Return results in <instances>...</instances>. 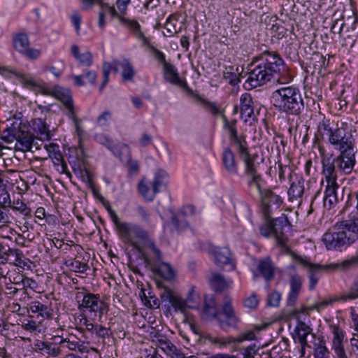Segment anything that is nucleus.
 I'll return each mask as SVG.
<instances>
[{
  "instance_id": "1",
  "label": "nucleus",
  "mask_w": 358,
  "mask_h": 358,
  "mask_svg": "<svg viewBox=\"0 0 358 358\" xmlns=\"http://www.w3.org/2000/svg\"><path fill=\"white\" fill-rule=\"evenodd\" d=\"M261 60V63L250 73L244 84L246 88H256L274 78H277L279 81L282 79V82L291 80L290 76H287L288 69L278 55L264 52Z\"/></svg>"
},
{
  "instance_id": "2",
  "label": "nucleus",
  "mask_w": 358,
  "mask_h": 358,
  "mask_svg": "<svg viewBox=\"0 0 358 358\" xmlns=\"http://www.w3.org/2000/svg\"><path fill=\"white\" fill-rule=\"evenodd\" d=\"M224 126L229 131L231 140L236 147L239 157L244 163V175L247 180V185L250 189H255L262 194L261 176L257 172L254 164V159L250 155L247 143L244 138L237 136L235 129V122H229L225 117H223Z\"/></svg>"
},
{
  "instance_id": "3",
  "label": "nucleus",
  "mask_w": 358,
  "mask_h": 358,
  "mask_svg": "<svg viewBox=\"0 0 358 358\" xmlns=\"http://www.w3.org/2000/svg\"><path fill=\"white\" fill-rule=\"evenodd\" d=\"M358 239V217L336 223L334 231L323 235L322 241L328 250H342Z\"/></svg>"
},
{
  "instance_id": "4",
  "label": "nucleus",
  "mask_w": 358,
  "mask_h": 358,
  "mask_svg": "<svg viewBox=\"0 0 358 358\" xmlns=\"http://www.w3.org/2000/svg\"><path fill=\"white\" fill-rule=\"evenodd\" d=\"M271 102L279 111L297 115L303 109V100L300 90L294 86H283L273 92Z\"/></svg>"
},
{
  "instance_id": "5",
  "label": "nucleus",
  "mask_w": 358,
  "mask_h": 358,
  "mask_svg": "<svg viewBox=\"0 0 358 358\" xmlns=\"http://www.w3.org/2000/svg\"><path fill=\"white\" fill-rule=\"evenodd\" d=\"M293 259L296 264H301L306 267L309 271V287L313 289L315 287L317 282L321 277L322 271H338L350 268L358 265V253L348 259L338 263H330L325 265L313 264L306 258L293 255Z\"/></svg>"
},
{
  "instance_id": "6",
  "label": "nucleus",
  "mask_w": 358,
  "mask_h": 358,
  "mask_svg": "<svg viewBox=\"0 0 358 358\" xmlns=\"http://www.w3.org/2000/svg\"><path fill=\"white\" fill-rule=\"evenodd\" d=\"M1 138L7 143L16 141L27 150L32 148L34 141V134L30 132L27 124L16 117L7 120Z\"/></svg>"
},
{
  "instance_id": "7",
  "label": "nucleus",
  "mask_w": 358,
  "mask_h": 358,
  "mask_svg": "<svg viewBox=\"0 0 358 358\" xmlns=\"http://www.w3.org/2000/svg\"><path fill=\"white\" fill-rule=\"evenodd\" d=\"M317 130L321 137L327 139L335 150L340 152L353 150L355 142L352 136L347 134L342 127L332 129L329 120L321 121L318 124Z\"/></svg>"
},
{
  "instance_id": "8",
  "label": "nucleus",
  "mask_w": 358,
  "mask_h": 358,
  "mask_svg": "<svg viewBox=\"0 0 358 358\" xmlns=\"http://www.w3.org/2000/svg\"><path fill=\"white\" fill-rule=\"evenodd\" d=\"M100 6L105 13H109L112 18L117 17L120 24L130 31L140 42L143 45H148V40L141 31V27L137 20L125 17L123 16L124 14L117 11L114 6H110L106 3L101 2Z\"/></svg>"
},
{
  "instance_id": "9",
  "label": "nucleus",
  "mask_w": 358,
  "mask_h": 358,
  "mask_svg": "<svg viewBox=\"0 0 358 358\" xmlns=\"http://www.w3.org/2000/svg\"><path fill=\"white\" fill-rule=\"evenodd\" d=\"M78 309L82 312H89L91 315L102 317L104 312L108 310L107 304L101 299L100 296L93 293H78L76 296Z\"/></svg>"
},
{
  "instance_id": "10",
  "label": "nucleus",
  "mask_w": 358,
  "mask_h": 358,
  "mask_svg": "<svg viewBox=\"0 0 358 358\" xmlns=\"http://www.w3.org/2000/svg\"><path fill=\"white\" fill-rule=\"evenodd\" d=\"M45 93L61 101L67 110L68 115L72 119L78 134L80 136L82 131L79 126V121L76 117L72 94L70 90L56 85L47 88Z\"/></svg>"
},
{
  "instance_id": "11",
  "label": "nucleus",
  "mask_w": 358,
  "mask_h": 358,
  "mask_svg": "<svg viewBox=\"0 0 358 358\" xmlns=\"http://www.w3.org/2000/svg\"><path fill=\"white\" fill-rule=\"evenodd\" d=\"M111 217L120 236L125 241L134 244L135 238L146 237V233L138 226L120 221L115 213H112Z\"/></svg>"
},
{
  "instance_id": "12",
  "label": "nucleus",
  "mask_w": 358,
  "mask_h": 358,
  "mask_svg": "<svg viewBox=\"0 0 358 358\" xmlns=\"http://www.w3.org/2000/svg\"><path fill=\"white\" fill-rule=\"evenodd\" d=\"M151 52L153 56L163 64L165 79L172 84L182 87L185 83L180 78L177 69L173 65L166 62L165 55L162 52L156 50L153 46L151 47Z\"/></svg>"
},
{
  "instance_id": "13",
  "label": "nucleus",
  "mask_w": 358,
  "mask_h": 358,
  "mask_svg": "<svg viewBox=\"0 0 358 358\" xmlns=\"http://www.w3.org/2000/svg\"><path fill=\"white\" fill-rule=\"evenodd\" d=\"M209 253L219 267L228 271L234 269V265L231 260V254L228 248L210 246Z\"/></svg>"
},
{
  "instance_id": "14",
  "label": "nucleus",
  "mask_w": 358,
  "mask_h": 358,
  "mask_svg": "<svg viewBox=\"0 0 358 358\" xmlns=\"http://www.w3.org/2000/svg\"><path fill=\"white\" fill-rule=\"evenodd\" d=\"M340 155L334 159L337 169L343 174H350L355 165V156L353 150L340 152Z\"/></svg>"
},
{
  "instance_id": "15",
  "label": "nucleus",
  "mask_w": 358,
  "mask_h": 358,
  "mask_svg": "<svg viewBox=\"0 0 358 358\" xmlns=\"http://www.w3.org/2000/svg\"><path fill=\"white\" fill-rule=\"evenodd\" d=\"M332 350L338 358H348L344 350V342L346 340L345 331L338 326L332 327Z\"/></svg>"
},
{
  "instance_id": "16",
  "label": "nucleus",
  "mask_w": 358,
  "mask_h": 358,
  "mask_svg": "<svg viewBox=\"0 0 358 358\" xmlns=\"http://www.w3.org/2000/svg\"><path fill=\"white\" fill-rule=\"evenodd\" d=\"M289 229L290 226L285 216L278 217L273 222V236L280 244H283L287 239Z\"/></svg>"
},
{
  "instance_id": "17",
  "label": "nucleus",
  "mask_w": 358,
  "mask_h": 358,
  "mask_svg": "<svg viewBox=\"0 0 358 358\" xmlns=\"http://www.w3.org/2000/svg\"><path fill=\"white\" fill-rule=\"evenodd\" d=\"M162 296L163 299H164V300H167L169 301L170 304V310L172 309L175 312H180L183 315L186 314L187 310L189 308L185 304V299H183L181 296L175 294L170 289H166Z\"/></svg>"
},
{
  "instance_id": "18",
  "label": "nucleus",
  "mask_w": 358,
  "mask_h": 358,
  "mask_svg": "<svg viewBox=\"0 0 358 358\" xmlns=\"http://www.w3.org/2000/svg\"><path fill=\"white\" fill-rule=\"evenodd\" d=\"M115 70L120 73L122 80L125 82L132 81L136 75L133 65L125 58L115 61Z\"/></svg>"
},
{
  "instance_id": "19",
  "label": "nucleus",
  "mask_w": 358,
  "mask_h": 358,
  "mask_svg": "<svg viewBox=\"0 0 358 358\" xmlns=\"http://www.w3.org/2000/svg\"><path fill=\"white\" fill-rule=\"evenodd\" d=\"M10 206V196L5 188H0V224L12 223L11 215L5 208Z\"/></svg>"
},
{
  "instance_id": "20",
  "label": "nucleus",
  "mask_w": 358,
  "mask_h": 358,
  "mask_svg": "<svg viewBox=\"0 0 358 358\" xmlns=\"http://www.w3.org/2000/svg\"><path fill=\"white\" fill-rule=\"evenodd\" d=\"M69 78L73 82L75 86L80 87L87 85V83L94 84L96 79V73L93 71H87L83 74L78 75L73 71L69 76Z\"/></svg>"
},
{
  "instance_id": "21",
  "label": "nucleus",
  "mask_w": 358,
  "mask_h": 358,
  "mask_svg": "<svg viewBox=\"0 0 358 358\" xmlns=\"http://www.w3.org/2000/svg\"><path fill=\"white\" fill-rule=\"evenodd\" d=\"M194 214V207L192 205H187L182 207L178 217H173V224L176 229L182 230L187 227V219Z\"/></svg>"
},
{
  "instance_id": "22",
  "label": "nucleus",
  "mask_w": 358,
  "mask_h": 358,
  "mask_svg": "<svg viewBox=\"0 0 358 358\" xmlns=\"http://www.w3.org/2000/svg\"><path fill=\"white\" fill-rule=\"evenodd\" d=\"M222 313L229 325L235 326L238 322V316L233 307L232 300L229 296L224 297L222 306Z\"/></svg>"
},
{
  "instance_id": "23",
  "label": "nucleus",
  "mask_w": 358,
  "mask_h": 358,
  "mask_svg": "<svg viewBox=\"0 0 358 358\" xmlns=\"http://www.w3.org/2000/svg\"><path fill=\"white\" fill-rule=\"evenodd\" d=\"M97 141L101 143L106 144L107 147L113 151L114 155L120 158L128 157L130 155L129 148L127 145L124 143H119L114 148L110 146L108 139L103 135H99L96 136Z\"/></svg>"
},
{
  "instance_id": "24",
  "label": "nucleus",
  "mask_w": 358,
  "mask_h": 358,
  "mask_svg": "<svg viewBox=\"0 0 358 358\" xmlns=\"http://www.w3.org/2000/svg\"><path fill=\"white\" fill-rule=\"evenodd\" d=\"M262 202L266 208V213L269 215L273 210L280 208L282 203V199L279 195L271 191H268L266 192Z\"/></svg>"
},
{
  "instance_id": "25",
  "label": "nucleus",
  "mask_w": 358,
  "mask_h": 358,
  "mask_svg": "<svg viewBox=\"0 0 358 358\" xmlns=\"http://www.w3.org/2000/svg\"><path fill=\"white\" fill-rule=\"evenodd\" d=\"M351 323L350 327L353 330L350 338V345L353 352L358 355V314L353 308L350 310Z\"/></svg>"
},
{
  "instance_id": "26",
  "label": "nucleus",
  "mask_w": 358,
  "mask_h": 358,
  "mask_svg": "<svg viewBox=\"0 0 358 358\" xmlns=\"http://www.w3.org/2000/svg\"><path fill=\"white\" fill-rule=\"evenodd\" d=\"M240 107L241 117L246 122L248 118L251 117L254 113L252 100L250 94L244 93L241 96Z\"/></svg>"
},
{
  "instance_id": "27",
  "label": "nucleus",
  "mask_w": 358,
  "mask_h": 358,
  "mask_svg": "<svg viewBox=\"0 0 358 358\" xmlns=\"http://www.w3.org/2000/svg\"><path fill=\"white\" fill-rule=\"evenodd\" d=\"M180 17V14L174 13L169 15V17L166 19L164 26L166 32H163L165 36H173L180 30L181 26L180 24V23L179 22Z\"/></svg>"
},
{
  "instance_id": "28",
  "label": "nucleus",
  "mask_w": 358,
  "mask_h": 358,
  "mask_svg": "<svg viewBox=\"0 0 358 358\" xmlns=\"http://www.w3.org/2000/svg\"><path fill=\"white\" fill-rule=\"evenodd\" d=\"M222 162L228 173L231 174H238V164L235 161L234 152L229 148H227L224 150L222 153Z\"/></svg>"
},
{
  "instance_id": "29",
  "label": "nucleus",
  "mask_w": 358,
  "mask_h": 358,
  "mask_svg": "<svg viewBox=\"0 0 358 358\" xmlns=\"http://www.w3.org/2000/svg\"><path fill=\"white\" fill-rule=\"evenodd\" d=\"M32 130L42 140H48L50 138V132L46 123L41 118L34 119L30 124Z\"/></svg>"
},
{
  "instance_id": "30",
  "label": "nucleus",
  "mask_w": 358,
  "mask_h": 358,
  "mask_svg": "<svg viewBox=\"0 0 358 358\" xmlns=\"http://www.w3.org/2000/svg\"><path fill=\"white\" fill-rule=\"evenodd\" d=\"M338 188V185L337 182H332V184L327 183L324 197V203L325 206L329 205V207L331 208L337 203L338 199L336 191Z\"/></svg>"
},
{
  "instance_id": "31",
  "label": "nucleus",
  "mask_w": 358,
  "mask_h": 358,
  "mask_svg": "<svg viewBox=\"0 0 358 358\" xmlns=\"http://www.w3.org/2000/svg\"><path fill=\"white\" fill-rule=\"evenodd\" d=\"M168 182L169 177L167 173L163 170H159L155 173L151 185L155 192H159L166 189Z\"/></svg>"
},
{
  "instance_id": "32",
  "label": "nucleus",
  "mask_w": 358,
  "mask_h": 358,
  "mask_svg": "<svg viewBox=\"0 0 358 358\" xmlns=\"http://www.w3.org/2000/svg\"><path fill=\"white\" fill-rule=\"evenodd\" d=\"M210 282L215 290L222 291L231 287L233 280L231 279H225L222 275L215 273L211 276Z\"/></svg>"
},
{
  "instance_id": "33",
  "label": "nucleus",
  "mask_w": 358,
  "mask_h": 358,
  "mask_svg": "<svg viewBox=\"0 0 358 358\" xmlns=\"http://www.w3.org/2000/svg\"><path fill=\"white\" fill-rule=\"evenodd\" d=\"M302 285L301 278L299 275H294L290 280V291L288 295L289 303H294L300 292Z\"/></svg>"
},
{
  "instance_id": "34",
  "label": "nucleus",
  "mask_w": 358,
  "mask_h": 358,
  "mask_svg": "<svg viewBox=\"0 0 358 358\" xmlns=\"http://www.w3.org/2000/svg\"><path fill=\"white\" fill-rule=\"evenodd\" d=\"M30 310L33 313L38 314L43 319H49L52 315V310L50 306L44 305L38 301H32L29 306Z\"/></svg>"
},
{
  "instance_id": "35",
  "label": "nucleus",
  "mask_w": 358,
  "mask_h": 358,
  "mask_svg": "<svg viewBox=\"0 0 358 358\" xmlns=\"http://www.w3.org/2000/svg\"><path fill=\"white\" fill-rule=\"evenodd\" d=\"M186 305L189 309L198 308L201 303V297L196 288L194 286L191 287L188 290L187 296L185 299Z\"/></svg>"
},
{
  "instance_id": "36",
  "label": "nucleus",
  "mask_w": 358,
  "mask_h": 358,
  "mask_svg": "<svg viewBox=\"0 0 358 358\" xmlns=\"http://www.w3.org/2000/svg\"><path fill=\"white\" fill-rule=\"evenodd\" d=\"M217 315L216 302L214 297L206 298L203 317L207 320H213L217 317Z\"/></svg>"
},
{
  "instance_id": "37",
  "label": "nucleus",
  "mask_w": 358,
  "mask_h": 358,
  "mask_svg": "<svg viewBox=\"0 0 358 358\" xmlns=\"http://www.w3.org/2000/svg\"><path fill=\"white\" fill-rule=\"evenodd\" d=\"M258 270L267 281L273 278L274 268L269 259L260 260L258 264Z\"/></svg>"
},
{
  "instance_id": "38",
  "label": "nucleus",
  "mask_w": 358,
  "mask_h": 358,
  "mask_svg": "<svg viewBox=\"0 0 358 358\" xmlns=\"http://www.w3.org/2000/svg\"><path fill=\"white\" fill-rule=\"evenodd\" d=\"M45 149L48 153V156L53 160L55 165H59L62 162V155L59 150V146L57 143H49L44 145Z\"/></svg>"
},
{
  "instance_id": "39",
  "label": "nucleus",
  "mask_w": 358,
  "mask_h": 358,
  "mask_svg": "<svg viewBox=\"0 0 358 358\" xmlns=\"http://www.w3.org/2000/svg\"><path fill=\"white\" fill-rule=\"evenodd\" d=\"M72 52L75 58L82 65L90 66L92 64V55L90 52L82 51L78 46H73Z\"/></svg>"
},
{
  "instance_id": "40",
  "label": "nucleus",
  "mask_w": 358,
  "mask_h": 358,
  "mask_svg": "<svg viewBox=\"0 0 358 358\" xmlns=\"http://www.w3.org/2000/svg\"><path fill=\"white\" fill-rule=\"evenodd\" d=\"M335 166L333 162H323L322 175L326 183L336 182L337 176L335 171Z\"/></svg>"
},
{
  "instance_id": "41",
  "label": "nucleus",
  "mask_w": 358,
  "mask_h": 358,
  "mask_svg": "<svg viewBox=\"0 0 358 358\" xmlns=\"http://www.w3.org/2000/svg\"><path fill=\"white\" fill-rule=\"evenodd\" d=\"M303 182L299 180L297 182H292L287 192L289 200L290 201H294V200H297L301 198L303 194Z\"/></svg>"
},
{
  "instance_id": "42",
  "label": "nucleus",
  "mask_w": 358,
  "mask_h": 358,
  "mask_svg": "<svg viewBox=\"0 0 358 358\" xmlns=\"http://www.w3.org/2000/svg\"><path fill=\"white\" fill-rule=\"evenodd\" d=\"M15 50L20 53L23 57L28 59H37L41 51L34 48V46H15Z\"/></svg>"
},
{
  "instance_id": "43",
  "label": "nucleus",
  "mask_w": 358,
  "mask_h": 358,
  "mask_svg": "<svg viewBox=\"0 0 358 358\" xmlns=\"http://www.w3.org/2000/svg\"><path fill=\"white\" fill-rule=\"evenodd\" d=\"M151 183L143 180L138 185V189L144 199L147 201H152L155 198V195L157 192H155L154 188H150Z\"/></svg>"
},
{
  "instance_id": "44",
  "label": "nucleus",
  "mask_w": 358,
  "mask_h": 358,
  "mask_svg": "<svg viewBox=\"0 0 358 358\" xmlns=\"http://www.w3.org/2000/svg\"><path fill=\"white\" fill-rule=\"evenodd\" d=\"M8 208H11L13 210L19 212L24 217H29L31 215V208L28 207L24 202L19 199L14 200L13 203L10 201V206H8Z\"/></svg>"
},
{
  "instance_id": "45",
  "label": "nucleus",
  "mask_w": 358,
  "mask_h": 358,
  "mask_svg": "<svg viewBox=\"0 0 358 358\" xmlns=\"http://www.w3.org/2000/svg\"><path fill=\"white\" fill-rule=\"evenodd\" d=\"M9 256H13L15 259L13 264L22 269H24L26 266L28 267L27 263L25 259H23L22 252L18 249L8 248Z\"/></svg>"
},
{
  "instance_id": "46",
  "label": "nucleus",
  "mask_w": 358,
  "mask_h": 358,
  "mask_svg": "<svg viewBox=\"0 0 358 358\" xmlns=\"http://www.w3.org/2000/svg\"><path fill=\"white\" fill-rule=\"evenodd\" d=\"M159 274L164 279L171 280L175 278V271L170 264L162 262L158 266Z\"/></svg>"
},
{
  "instance_id": "47",
  "label": "nucleus",
  "mask_w": 358,
  "mask_h": 358,
  "mask_svg": "<svg viewBox=\"0 0 358 358\" xmlns=\"http://www.w3.org/2000/svg\"><path fill=\"white\" fill-rule=\"evenodd\" d=\"M22 327L31 333H41V322H36V321L29 318H24L21 321Z\"/></svg>"
},
{
  "instance_id": "48",
  "label": "nucleus",
  "mask_w": 358,
  "mask_h": 358,
  "mask_svg": "<svg viewBox=\"0 0 358 358\" xmlns=\"http://www.w3.org/2000/svg\"><path fill=\"white\" fill-rule=\"evenodd\" d=\"M59 343L62 347L66 348L70 350L81 351L80 348L82 345H80L79 340L76 337L71 336L66 338L62 339Z\"/></svg>"
},
{
  "instance_id": "49",
  "label": "nucleus",
  "mask_w": 358,
  "mask_h": 358,
  "mask_svg": "<svg viewBox=\"0 0 358 358\" xmlns=\"http://www.w3.org/2000/svg\"><path fill=\"white\" fill-rule=\"evenodd\" d=\"M158 346L167 355L174 356L178 354L176 347L166 339L159 340Z\"/></svg>"
},
{
  "instance_id": "50",
  "label": "nucleus",
  "mask_w": 358,
  "mask_h": 358,
  "mask_svg": "<svg viewBox=\"0 0 358 358\" xmlns=\"http://www.w3.org/2000/svg\"><path fill=\"white\" fill-rule=\"evenodd\" d=\"M13 73L20 78V81L27 87L36 88L39 87L38 82L34 77L26 74L16 73L15 71H13Z\"/></svg>"
},
{
  "instance_id": "51",
  "label": "nucleus",
  "mask_w": 358,
  "mask_h": 358,
  "mask_svg": "<svg viewBox=\"0 0 358 358\" xmlns=\"http://www.w3.org/2000/svg\"><path fill=\"white\" fill-rule=\"evenodd\" d=\"M299 335V341L301 345L302 356L304 355L305 346L306 345V337L310 332L309 327L303 323L300 324L297 327Z\"/></svg>"
},
{
  "instance_id": "52",
  "label": "nucleus",
  "mask_w": 358,
  "mask_h": 358,
  "mask_svg": "<svg viewBox=\"0 0 358 358\" xmlns=\"http://www.w3.org/2000/svg\"><path fill=\"white\" fill-rule=\"evenodd\" d=\"M74 173L83 182L90 185L92 183V175L85 168L78 167L73 169Z\"/></svg>"
},
{
  "instance_id": "53",
  "label": "nucleus",
  "mask_w": 358,
  "mask_h": 358,
  "mask_svg": "<svg viewBox=\"0 0 358 358\" xmlns=\"http://www.w3.org/2000/svg\"><path fill=\"white\" fill-rule=\"evenodd\" d=\"M10 224H0V238L13 241V236L15 235V231L10 227Z\"/></svg>"
},
{
  "instance_id": "54",
  "label": "nucleus",
  "mask_w": 358,
  "mask_h": 358,
  "mask_svg": "<svg viewBox=\"0 0 358 358\" xmlns=\"http://www.w3.org/2000/svg\"><path fill=\"white\" fill-rule=\"evenodd\" d=\"M358 298V277L356 278L352 285L348 294L342 297L343 301L353 300Z\"/></svg>"
},
{
  "instance_id": "55",
  "label": "nucleus",
  "mask_w": 358,
  "mask_h": 358,
  "mask_svg": "<svg viewBox=\"0 0 358 358\" xmlns=\"http://www.w3.org/2000/svg\"><path fill=\"white\" fill-rule=\"evenodd\" d=\"M38 287V283L33 279L25 277L24 282H22V285L21 287H19L20 290H24V294H27L29 289L35 291Z\"/></svg>"
},
{
  "instance_id": "56",
  "label": "nucleus",
  "mask_w": 358,
  "mask_h": 358,
  "mask_svg": "<svg viewBox=\"0 0 358 358\" xmlns=\"http://www.w3.org/2000/svg\"><path fill=\"white\" fill-rule=\"evenodd\" d=\"M77 324L80 329H85L90 333H91L94 327V324H93L85 315H81V317L78 318Z\"/></svg>"
},
{
  "instance_id": "57",
  "label": "nucleus",
  "mask_w": 358,
  "mask_h": 358,
  "mask_svg": "<svg viewBox=\"0 0 358 358\" xmlns=\"http://www.w3.org/2000/svg\"><path fill=\"white\" fill-rule=\"evenodd\" d=\"M115 69V62L113 64H111L108 62H105L103 66V80L100 87V89L102 90L106 85L108 83V77L111 71Z\"/></svg>"
},
{
  "instance_id": "58",
  "label": "nucleus",
  "mask_w": 358,
  "mask_h": 358,
  "mask_svg": "<svg viewBox=\"0 0 358 358\" xmlns=\"http://www.w3.org/2000/svg\"><path fill=\"white\" fill-rule=\"evenodd\" d=\"M110 329L101 324H94L92 334L96 335L97 337L104 338L109 335Z\"/></svg>"
},
{
  "instance_id": "59",
  "label": "nucleus",
  "mask_w": 358,
  "mask_h": 358,
  "mask_svg": "<svg viewBox=\"0 0 358 358\" xmlns=\"http://www.w3.org/2000/svg\"><path fill=\"white\" fill-rule=\"evenodd\" d=\"M71 22L75 27V29L77 33L80 31V24L82 22V16L78 10H73L70 17Z\"/></svg>"
},
{
  "instance_id": "60",
  "label": "nucleus",
  "mask_w": 358,
  "mask_h": 358,
  "mask_svg": "<svg viewBox=\"0 0 358 358\" xmlns=\"http://www.w3.org/2000/svg\"><path fill=\"white\" fill-rule=\"evenodd\" d=\"M259 331V328H255L252 330H249L241 334L238 338V342L241 343L245 341H252L255 338L256 331Z\"/></svg>"
},
{
  "instance_id": "61",
  "label": "nucleus",
  "mask_w": 358,
  "mask_h": 358,
  "mask_svg": "<svg viewBox=\"0 0 358 358\" xmlns=\"http://www.w3.org/2000/svg\"><path fill=\"white\" fill-rule=\"evenodd\" d=\"M14 285L12 282L6 281L3 282V292L5 289V294L13 296L20 290L19 287H13Z\"/></svg>"
},
{
  "instance_id": "62",
  "label": "nucleus",
  "mask_w": 358,
  "mask_h": 358,
  "mask_svg": "<svg viewBox=\"0 0 358 358\" xmlns=\"http://www.w3.org/2000/svg\"><path fill=\"white\" fill-rule=\"evenodd\" d=\"M259 231L261 234L265 237L273 236V222L262 224L259 228Z\"/></svg>"
},
{
  "instance_id": "63",
  "label": "nucleus",
  "mask_w": 358,
  "mask_h": 358,
  "mask_svg": "<svg viewBox=\"0 0 358 358\" xmlns=\"http://www.w3.org/2000/svg\"><path fill=\"white\" fill-rule=\"evenodd\" d=\"M329 352L326 346L318 345L315 350V358H329Z\"/></svg>"
},
{
  "instance_id": "64",
  "label": "nucleus",
  "mask_w": 358,
  "mask_h": 358,
  "mask_svg": "<svg viewBox=\"0 0 358 358\" xmlns=\"http://www.w3.org/2000/svg\"><path fill=\"white\" fill-rule=\"evenodd\" d=\"M71 268L74 272L85 273L87 269V265L85 263L75 260L71 262Z\"/></svg>"
}]
</instances>
